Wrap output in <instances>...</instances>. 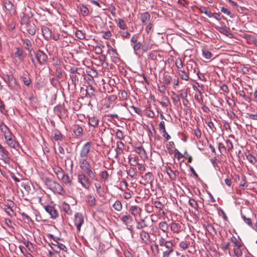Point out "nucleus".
<instances>
[{
  "instance_id": "4",
  "label": "nucleus",
  "mask_w": 257,
  "mask_h": 257,
  "mask_svg": "<svg viewBox=\"0 0 257 257\" xmlns=\"http://www.w3.org/2000/svg\"><path fill=\"white\" fill-rule=\"evenodd\" d=\"M33 53L37 63L40 65H43L47 63L48 57L44 52L38 50L34 51Z\"/></svg>"
},
{
  "instance_id": "55",
  "label": "nucleus",
  "mask_w": 257,
  "mask_h": 257,
  "mask_svg": "<svg viewBox=\"0 0 257 257\" xmlns=\"http://www.w3.org/2000/svg\"><path fill=\"white\" fill-rule=\"evenodd\" d=\"M189 205L195 209H197L198 207V203L194 199H190L189 201Z\"/></svg>"
},
{
  "instance_id": "7",
  "label": "nucleus",
  "mask_w": 257,
  "mask_h": 257,
  "mask_svg": "<svg viewBox=\"0 0 257 257\" xmlns=\"http://www.w3.org/2000/svg\"><path fill=\"white\" fill-rule=\"evenodd\" d=\"M7 145L11 148L18 151L20 148L19 143L13 137V135L5 139Z\"/></svg>"
},
{
  "instance_id": "19",
  "label": "nucleus",
  "mask_w": 257,
  "mask_h": 257,
  "mask_svg": "<svg viewBox=\"0 0 257 257\" xmlns=\"http://www.w3.org/2000/svg\"><path fill=\"white\" fill-rule=\"evenodd\" d=\"M87 118L88 119V124L93 127H96L98 125L99 120L96 116H90L88 115Z\"/></svg>"
},
{
  "instance_id": "58",
  "label": "nucleus",
  "mask_w": 257,
  "mask_h": 257,
  "mask_svg": "<svg viewBox=\"0 0 257 257\" xmlns=\"http://www.w3.org/2000/svg\"><path fill=\"white\" fill-rule=\"evenodd\" d=\"M174 152L175 157L177 158L179 160L184 157V155L182 154L177 149H175Z\"/></svg>"
},
{
  "instance_id": "14",
  "label": "nucleus",
  "mask_w": 257,
  "mask_h": 257,
  "mask_svg": "<svg viewBox=\"0 0 257 257\" xmlns=\"http://www.w3.org/2000/svg\"><path fill=\"white\" fill-rule=\"evenodd\" d=\"M0 130L2 133L4 134L5 139L9 138L10 136H12L10 129L7 125L3 121H1Z\"/></svg>"
},
{
  "instance_id": "47",
  "label": "nucleus",
  "mask_w": 257,
  "mask_h": 257,
  "mask_svg": "<svg viewBox=\"0 0 257 257\" xmlns=\"http://www.w3.org/2000/svg\"><path fill=\"white\" fill-rule=\"evenodd\" d=\"M246 159L252 164H255L256 162L255 157L251 154H248L246 156Z\"/></svg>"
},
{
  "instance_id": "42",
  "label": "nucleus",
  "mask_w": 257,
  "mask_h": 257,
  "mask_svg": "<svg viewBox=\"0 0 257 257\" xmlns=\"http://www.w3.org/2000/svg\"><path fill=\"white\" fill-rule=\"evenodd\" d=\"M62 208L68 214L71 215L72 214V210L70 209V207L68 204H63Z\"/></svg>"
},
{
  "instance_id": "34",
  "label": "nucleus",
  "mask_w": 257,
  "mask_h": 257,
  "mask_svg": "<svg viewBox=\"0 0 257 257\" xmlns=\"http://www.w3.org/2000/svg\"><path fill=\"white\" fill-rule=\"evenodd\" d=\"M54 110L55 111L59 112L60 115H64L66 112V110L62 105H58L55 107Z\"/></svg>"
},
{
  "instance_id": "60",
  "label": "nucleus",
  "mask_w": 257,
  "mask_h": 257,
  "mask_svg": "<svg viewBox=\"0 0 257 257\" xmlns=\"http://www.w3.org/2000/svg\"><path fill=\"white\" fill-rule=\"evenodd\" d=\"M82 128L79 126H77V127L74 130V133L77 136L81 135L82 134Z\"/></svg>"
},
{
  "instance_id": "59",
  "label": "nucleus",
  "mask_w": 257,
  "mask_h": 257,
  "mask_svg": "<svg viewBox=\"0 0 257 257\" xmlns=\"http://www.w3.org/2000/svg\"><path fill=\"white\" fill-rule=\"evenodd\" d=\"M21 216L23 217V219L26 220L28 222H32L33 220L31 218L24 212L21 213Z\"/></svg>"
},
{
  "instance_id": "25",
  "label": "nucleus",
  "mask_w": 257,
  "mask_h": 257,
  "mask_svg": "<svg viewBox=\"0 0 257 257\" xmlns=\"http://www.w3.org/2000/svg\"><path fill=\"white\" fill-rule=\"evenodd\" d=\"M52 137L55 141H61L62 140L63 136L61 132L57 129H55L52 132Z\"/></svg>"
},
{
  "instance_id": "17",
  "label": "nucleus",
  "mask_w": 257,
  "mask_h": 257,
  "mask_svg": "<svg viewBox=\"0 0 257 257\" xmlns=\"http://www.w3.org/2000/svg\"><path fill=\"white\" fill-rule=\"evenodd\" d=\"M5 209L6 210V213L9 215L12 216V214L13 213V210L12 208L14 206V203L13 201L8 200L7 204H5Z\"/></svg>"
},
{
  "instance_id": "49",
  "label": "nucleus",
  "mask_w": 257,
  "mask_h": 257,
  "mask_svg": "<svg viewBox=\"0 0 257 257\" xmlns=\"http://www.w3.org/2000/svg\"><path fill=\"white\" fill-rule=\"evenodd\" d=\"M238 95L239 96L243 97L246 101L248 102H250L251 99L246 95L245 93L243 90L239 91Z\"/></svg>"
},
{
  "instance_id": "54",
  "label": "nucleus",
  "mask_w": 257,
  "mask_h": 257,
  "mask_svg": "<svg viewBox=\"0 0 257 257\" xmlns=\"http://www.w3.org/2000/svg\"><path fill=\"white\" fill-rule=\"evenodd\" d=\"M76 36L80 40H83L85 38L84 34L82 31L78 30L75 33Z\"/></svg>"
},
{
  "instance_id": "50",
  "label": "nucleus",
  "mask_w": 257,
  "mask_h": 257,
  "mask_svg": "<svg viewBox=\"0 0 257 257\" xmlns=\"http://www.w3.org/2000/svg\"><path fill=\"white\" fill-rule=\"evenodd\" d=\"M117 25L121 29L124 30L125 29L126 25L123 20L121 19H118Z\"/></svg>"
},
{
  "instance_id": "45",
  "label": "nucleus",
  "mask_w": 257,
  "mask_h": 257,
  "mask_svg": "<svg viewBox=\"0 0 257 257\" xmlns=\"http://www.w3.org/2000/svg\"><path fill=\"white\" fill-rule=\"evenodd\" d=\"M127 175L132 178H134L136 175V169L134 168H130L127 171Z\"/></svg>"
},
{
  "instance_id": "29",
  "label": "nucleus",
  "mask_w": 257,
  "mask_h": 257,
  "mask_svg": "<svg viewBox=\"0 0 257 257\" xmlns=\"http://www.w3.org/2000/svg\"><path fill=\"white\" fill-rule=\"evenodd\" d=\"M141 20L143 23H146V21H148L150 19V15L148 12H145L141 14Z\"/></svg>"
},
{
  "instance_id": "51",
  "label": "nucleus",
  "mask_w": 257,
  "mask_h": 257,
  "mask_svg": "<svg viewBox=\"0 0 257 257\" xmlns=\"http://www.w3.org/2000/svg\"><path fill=\"white\" fill-rule=\"evenodd\" d=\"M22 80L24 84L27 86H29L31 83L30 78L28 76H23L22 77Z\"/></svg>"
},
{
  "instance_id": "48",
  "label": "nucleus",
  "mask_w": 257,
  "mask_h": 257,
  "mask_svg": "<svg viewBox=\"0 0 257 257\" xmlns=\"http://www.w3.org/2000/svg\"><path fill=\"white\" fill-rule=\"evenodd\" d=\"M241 218L244 220V221L248 224L249 226L252 227V224L251 222V220L250 218L246 217L244 215L241 213Z\"/></svg>"
},
{
  "instance_id": "53",
  "label": "nucleus",
  "mask_w": 257,
  "mask_h": 257,
  "mask_svg": "<svg viewBox=\"0 0 257 257\" xmlns=\"http://www.w3.org/2000/svg\"><path fill=\"white\" fill-rule=\"evenodd\" d=\"M139 37H140V36L139 34H136L134 35L132 37V38L131 40V44H135L138 43Z\"/></svg>"
},
{
  "instance_id": "18",
  "label": "nucleus",
  "mask_w": 257,
  "mask_h": 257,
  "mask_svg": "<svg viewBox=\"0 0 257 257\" xmlns=\"http://www.w3.org/2000/svg\"><path fill=\"white\" fill-rule=\"evenodd\" d=\"M31 17H32V15L23 13V16L21 19V24L22 25H26L30 23V19Z\"/></svg>"
},
{
  "instance_id": "63",
  "label": "nucleus",
  "mask_w": 257,
  "mask_h": 257,
  "mask_svg": "<svg viewBox=\"0 0 257 257\" xmlns=\"http://www.w3.org/2000/svg\"><path fill=\"white\" fill-rule=\"evenodd\" d=\"M168 242V241L166 240L163 237H161L158 241L159 244L161 246H165Z\"/></svg>"
},
{
  "instance_id": "44",
  "label": "nucleus",
  "mask_w": 257,
  "mask_h": 257,
  "mask_svg": "<svg viewBox=\"0 0 257 257\" xmlns=\"http://www.w3.org/2000/svg\"><path fill=\"white\" fill-rule=\"evenodd\" d=\"M80 10L82 14L85 16H88L89 15V10L86 6L84 5H82L80 7Z\"/></svg>"
},
{
  "instance_id": "61",
  "label": "nucleus",
  "mask_w": 257,
  "mask_h": 257,
  "mask_svg": "<svg viewBox=\"0 0 257 257\" xmlns=\"http://www.w3.org/2000/svg\"><path fill=\"white\" fill-rule=\"evenodd\" d=\"M240 186L241 187H246L247 185H246V177L245 176L243 175L241 177V180L240 183Z\"/></svg>"
},
{
  "instance_id": "21",
  "label": "nucleus",
  "mask_w": 257,
  "mask_h": 257,
  "mask_svg": "<svg viewBox=\"0 0 257 257\" xmlns=\"http://www.w3.org/2000/svg\"><path fill=\"white\" fill-rule=\"evenodd\" d=\"M120 220L125 225H128V224H131L133 222V217L130 214H126L125 215H122L120 217Z\"/></svg>"
},
{
  "instance_id": "22",
  "label": "nucleus",
  "mask_w": 257,
  "mask_h": 257,
  "mask_svg": "<svg viewBox=\"0 0 257 257\" xmlns=\"http://www.w3.org/2000/svg\"><path fill=\"white\" fill-rule=\"evenodd\" d=\"M42 33L45 39L48 40L51 37V31L49 28L46 26L42 27Z\"/></svg>"
},
{
  "instance_id": "33",
  "label": "nucleus",
  "mask_w": 257,
  "mask_h": 257,
  "mask_svg": "<svg viewBox=\"0 0 257 257\" xmlns=\"http://www.w3.org/2000/svg\"><path fill=\"white\" fill-rule=\"evenodd\" d=\"M136 152L141 156V158L145 157L146 156V151L142 147L137 148Z\"/></svg>"
},
{
  "instance_id": "5",
  "label": "nucleus",
  "mask_w": 257,
  "mask_h": 257,
  "mask_svg": "<svg viewBox=\"0 0 257 257\" xmlns=\"http://www.w3.org/2000/svg\"><path fill=\"white\" fill-rule=\"evenodd\" d=\"M94 82V80L92 78H89V81L88 82V85L87 86L86 90V97H88L92 99L95 98L96 93V90L92 85V83Z\"/></svg>"
},
{
  "instance_id": "39",
  "label": "nucleus",
  "mask_w": 257,
  "mask_h": 257,
  "mask_svg": "<svg viewBox=\"0 0 257 257\" xmlns=\"http://www.w3.org/2000/svg\"><path fill=\"white\" fill-rule=\"evenodd\" d=\"M159 228L164 232H166L168 230V225L166 222H161L159 224Z\"/></svg>"
},
{
  "instance_id": "43",
  "label": "nucleus",
  "mask_w": 257,
  "mask_h": 257,
  "mask_svg": "<svg viewBox=\"0 0 257 257\" xmlns=\"http://www.w3.org/2000/svg\"><path fill=\"white\" fill-rule=\"evenodd\" d=\"M231 242L233 243L234 246H241L242 243L241 241H239L238 239L234 236H232L230 239Z\"/></svg>"
},
{
  "instance_id": "36",
  "label": "nucleus",
  "mask_w": 257,
  "mask_h": 257,
  "mask_svg": "<svg viewBox=\"0 0 257 257\" xmlns=\"http://www.w3.org/2000/svg\"><path fill=\"white\" fill-rule=\"evenodd\" d=\"M217 30L220 33H222V34H223L227 37H229L230 35H231V34L228 31V30H227V29L225 27H218L217 28Z\"/></svg>"
},
{
  "instance_id": "24",
  "label": "nucleus",
  "mask_w": 257,
  "mask_h": 257,
  "mask_svg": "<svg viewBox=\"0 0 257 257\" xmlns=\"http://www.w3.org/2000/svg\"><path fill=\"white\" fill-rule=\"evenodd\" d=\"M60 179L67 185L70 186L71 185L72 178H70L67 174H65V173L62 174Z\"/></svg>"
},
{
  "instance_id": "52",
  "label": "nucleus",
  "mask_w": 257,
  "mask_h": 257,
  "mask_svg": "<svg viewBox=\"0 0 257 257\" xmlns=\"http://www.w3.org/2000/svg\"><path fill=\"white\" fill-rule=\"evenodd\" d=\"M115 134H116V136L117 138L120 140H123L124 138V135L123 134V133L122 132V131H121L119 130H117V131H116Z\"/></svg>"
},
{
  "instance_id": "16",
  "label": "nucleus",
  "mask_w": 257,
  "mask_h": 257,
  "mask_svg": "<svg viewBox=\"0 0 257 257\" xmlns=\"http://www.w3.org/2000/svg\"><path fill=\"white\" fill-rule=\"evenodd\" d=\"M129 211L134 217H136L141 214L142 209L137 205H132L130 207Z\"/></svg>"
},
{
  "instance_id": "27",
  "label": "nucleus",
  "mask_w": 257,
  "mask_h": 257,
  "mask_svg": "<svg viewBox=\"0 0 257 257\" xmlns=\"http://www.w3.org/2000/svg\"><path fill=\"white\" fill-rule=\"evenodd\" d=\"M53 170L58 179H60L61 176L64 173L63 169L59 166H55L53 167Z\"/></svg>"
},
{
  "instance_id": "9",
  "label": "nucleus",
  "mask_w": 257,
  "mask_h": 257,
  "mask_svg": "<svg viewBox=\"0 0 257 257\" xmlns=\"http://www.w3.org/2000/svg\"><path fill=\"white\" fill-rule=\"evenodd\" d=\"M84 223V218L81 213H77L75 215L74 223L78 231L81 230V227Z\"/></svg>"
},
{
  "instance_id": "2",
  "label": "nucleus",
  "mask_w": 257,
  "mask_h": 257,
  "mask_svg": "<svg viewBox=\"0 0 257 257\" xmlns=\"http://www.w3.org/2000/svg\"><path fill=\"white\" fill-rule=\"evenodd\" d=\"M78 182L82 188L87 190H89L91 186V180L83 173H80L77 177Z\"/></svg>"
},
{
  "instance_id": "28",
  "label": "nucleus",
  "mask_w": 257,
  "mask_h": 257,
  "mask_svg": "<svg viewBox=\"0 0 257 257\" xmlns=\"http://www.w3.org/2000/svg\"><path fill=\"white\" fill-rule=\"evenodd\" d=\"M181 229V225L177 223L173 222L171 224V230L174 233H179Z\"/></svg>"
},
{
  "instance_id": "13",
  "label": "nucleus",
  "mask_w": 257,
  "mask_h": 257,
  "mask_svg": "<svg viewBox=\"0 0 257 257\" xmlns=\"http://www.w3.org/2000/svg\"><path fill=\"white\" fill-rule=\"evenodd\" d=\"M166 171L168 175L169 176L170 179L172 181H175L177 177H179V171L177 170H173L170 167L166 168Z\"/></svg>"
},
{
  "instance_id": "6",
  "label": "nucleus",
  "mask_w": 257,
  "mask_h": 257,
  "mask_svg": "<svg viewBox=\"0 0 257 257\" xmlns=\"http://www.w3.org/2000/svg\"><path fill=\"white\" fill-rule=\"evenodd\" d=\"M49 187L55 193L62 195L65 192L62 186L55 181H49Z\"/></svg>"
},
{
  "instance_id": "3",
  "label": "nucleus",
  "mask_w": 257,
  "mask_h": 257,
  "mask_svg": "<svg viewBox=\"0 0 257 257\" xmlns=\"http://www.w3.org/2000/svg\"><path fill=\"white\" fill-rule=\"evenodd\" d=\"M81 76L80 73L78 72L77 68H71L70 71V78L72 84L76 88V85L79 83V77Z\"/></svg>"
},
{
  "instance_id": "35",
  "label": "nucleus",
  "mask_w": 257,
  "mask_h": 257,
  "mask_svg": "<svg viewBox=\"0 0 257 257\" xmlns=\"http://www.w3.org/2000/svg\"><path fill=\"white\" fill-rule=\"evenodd\" d=\"M179 74L180 77L184 80L187 81L189 80V74L186 73L184 70H179Z\"/></svg>"
},
{
  "instance_id": "41",
  "label": "nucleus",
  "mask_w": 257,
  "mask_h": 257,
  "mask_svg": "<svg viewBox=\"0 0 257 257\" xmlns=\"http://www.w3.org/2000/svg\"><path fill=\"white\" fill-rule=\"evenodd\" d=\"M52 244L55 246H57L59 249V250H62L65 252L67 251L66 247L65 246V245L61 243H60L56 241V243H52Z\"/></svg>"
},
{
  "instance_id": "11",
  "label": "nucleus",
  "mask_w": 257,
  "mask_h": 257,
  "mask_svg": "<svg viewBox=\"0 0 257 257\" xmlns=\"http://www.w3.org/2000/svg\"><path fill=\"white\" fill-rule=\"evenodd\" d=\"M45 211L49 213L52 219H56L58 216L57 210L53 206L46 205L44 206Z\"/></svg>"
},
{
  "instance_id": "37",
  "label": "nucleus",
  "mask_w": 257,
  "mask_h": 257,
  "mask_svg": "<svg viewBox=\"0 0 257 257\" xmlns=\"http://www.w3.org/2000/svg\"><path fill=\"white\" fill-rule=\"evenodd\" d=\"M99 175L102 179L104 180V182L107 181L109 178V175L108 172L106 170H103L101 171Z\"/></svg>"
},
{
  "instance_id": "15",
  "label": "nucleus",
  "mask_w": 257,
  "mask_h": 257,
  "mask_svg": "<svg viewBox=\"0 0 257 257\" xmlns=\"http://www.w3.org/2000/svg\"><path fill=\"white\" fill-rule=\"evenodd\" d=\"M26 26V29L29 34L34 36L36 31V26L33 23H30Z\"/></svg>"
},
{
  "instance_id": "31",
  "label": "nucleus",
  "mask_w": 257,
  "mask_h": 257,
  "mask_svg": "<svg viewBox=\"0 0 257 257\" xmlns=\"http://www.w3.org/2000/svg\"><path fill=\"white\" fill-rule=\"evenodd\" d=\"M4 6L5 8V9L9 11H12L14 7L13 3L11 1L8 0H6L4 2Z\"/></svg>"
},
{
  "instance_id": "40",
  "label": "nucleus",
  "mask_w": 257,
  "mask_h": 257,
  "mask_svg": "<svg viewBox=\"0 0 257 257\" xmlns=\"http://www.w3.org/2000/svg\"><path fill=\"white\" fill-rule=\"evenodd\" d=\"M202 55L204 58L207 59H210L212 56V53L206 49H202Z\"/></svg>"
},
{
  "instance_id": "8",
  "label": "nucleus",
  "mask_w": 257,
  "mask_h": 257,
  "mask_svg": "<svg viewBox=\"0 0 257 257\" xmlns=\"http://www.w3.org/2000/svg\"><path fill=\"white\" fill-rule=\"evenodd\" d=\"M91 143L87 142L82 147L80 152V157L81 158H86L90 152Z\"/></svg>"
},
{
  "instance_id": "64",
  "label": "nucleus",
  "mask_w": 257,
  "mask_h": 257,
  "mask_svg": "<svg viewBox=\"0 0 257 257\" xmlns=\"http://www.w3.org/2000/svg\"><path fill=\"white\" fill-rule=\"evenodd\" d=\"M248 40L250 42L253 44L255 46L257 47V39H256L254 37L249 36H248Z\"/></svg>"
},
{
  "instance_id": "1",
  "label": "nucleus",
  "mask_w": 257,
  "mask_h": 257,
  "mask_svg": "<svg viewBox=\"0 0 257 257\" xmlns=\"http://www.w3.org/2000/svg\"><path fill=\"white\" fill-rule=\"evenodd\" d=\"M22 42L24 48L30 53L29 57L31 58L32 63L35 66H37V62L34 59L33 55L31 54L32 52H34L33 48L34 41L32 40H30L27 38L22 39Z\"/></svg>"
},
{
  "instance_id": "23",
  "label": "nucleus",
  "mask_w": 257,
  "mask_h": 257,
  "mask_svg": "<svg viewBox=\"0 0 257 257\" xmlns=\"http://www.w3.org/2000/svg\"><path fill=\"white\" fill-rule=\"evenodd\" d=\"M140 236L143 242L147 243L150 241V235L148 232L142 230L140 233Z\"/></svg>"
},
{
  "instance_id": "57",
  "label": "nucleus",
  "mask_w": 257,
  "mask_h": 257,
  "mask_svg": "<svg viewBox=\"0 0 257 257\" xmlns=\"http://www.w3.org/2000/svg\"><path fill=\"white\" fill-rule=\"evenodd\" d=\"M145 179L148 181H152L153 180V175L151 172L147 173L144 176Z\"/></svg>"
},
{
  "instance_id": "20",
  "label": "nucleus",
  "mask_w": 257,
  "mask_h": 257,
  "mask_svg": "<svg viewBox=\"0 0 257 257\" xmlns=\"http://www.w3.org/2000/svg\"><path fill=\"white\" fill-rule=\"evenodd\" d=\"M79 165L80 169L84 171L86 169L91 167L89 162L85 158H81L79 160Z\"/></svg>"
},
{
  "instance_id": "62",
  "label": "nucleus",
  "mask_w": 257,
  "mask_h": 257,
  "mask_svg": "<svg viewBox=\"0 0 257 257\" xmlns=\"http://www.w3.org/2000/svg\"><path fill=\"white\" fill-rule=\"evenodd\" d=\"M189 245V243L187 242V241H181L180 243V247L183 249H187Z\"/></svg>"
},
{
  "instance_id": "46",
  "label": "nucleus",
  "mask_w": 257,
  "mask_h": 257,
  "mask_svg": "<svg viewBox=\"0 0 257 257\" xmlns=\"http://www.w3.org/2000/svg\"><path fill=\"white\" fill-rule=\"evenodd\" d=\"M240 247H241V246H235V247L234 248V249H233L234 253L237 257H240L242 254Z\"/></svg>"
},
{
  "instance_id": "32",
  "label": "nucleus",
  "mask_w": 257,
  "mask_h": 257,
  "mask_svg": "<svg viewBox=\"0 0 257 257\" xmlns=\"http://www.w3.org/2000/svg\"><path fill=\"white\" fill-rule=\"evenodd\" d=\"M112 206L113 208L117 211H120L122 208V206L121 202L118 200L115 201Z\"/></svg>"
},
{
  "instance_id": "12",
  "label": "nucleus",
  "mask_w": 257,
  "mask_h": 257,
  "mask_svg": "<svg viewBox=\"0 0 257 257\" xmlns=\"http://www.w3.org/2000/svg\"><path fill=\"white\" fill-rule=\"evenodd\" d=\"M85 174L90 180L97 181V175L94 170H93L91 167L86 169L83 171V172Z\"/></svg>"
},
{
  "instance_id": "30",
  "label": "nucleus",
  "mask_w": 257,
  "mask_h": 257,
  "mask_svg": "<svg viewBox=\"0 0 257 257\" xmlns=\"http://www.w3.org/2000/svg\"><path fill=\"white\" fill-rule=\"evenodd\" d=\"M14 55L16 58H18L20 61H23V50L21 48H17V51L15 53Z\"/></svg>"
},
{
  "instance_id": "38",
  "label": "nucleus",
  "mask_w": 257,
  "mask_h": 257,
  "mask_svg": "<svg viewBox=\"0 0 257 257\" xmlns=\"http://www.w3.org/2000/svg\"><path fill=\"white\" fill-rule=\"evenodd\" d=\"M88 202L90 206H94L96 204V200L92 195H88L87 196Z\"/></svg>"
},
{
  "instance_id": "56",
  "label": "nucleus",
  "mask_w": 257,
  "mask_h": 257,
  "mask_svg": "<svg viewBox=\"0 0 257 257\" xmlns=\"http://www.w3.org/2000/svg\"><path fill=\"white\" fill-rule=\"evenodd\" d=\"M174 246L173 242L172 241L168 240V242L165 246L166 248L168 249L167 250H172L173 251V246Z\"/></svg>"
},
{
  "instance_id": "10",
  "label": "nucleus",
  "mask_w": 257,
  "mask_h": 257,
  "mask_svg": "<svg viewBox=\"0 0 257 257\" xmlns=\"http://www.w3.org/2000/svg\"><path fill=\"white\" fill-rule=\"evenodd\" d=\"M5 81L11 89H15L17 85L16 80L13 75H7L5 78Z\"/></svg>"
},
{
  "instance_id": "26",
  "label": "nucleus",
  "mask_w": 257,
  "mask_h": 257,
  "mask_svg": "<svg viewBox=\"0 0 257 257\" xmlns=\"http://www.w3.org/2000/svg\"><path fill=\"white\" fill-rule=\"evenodd\" d=\"M136 221L137 223L136 227L138 229H141L148 226L145 219H140L139 220H136Z\"/></svg>"
}]
</instances>
